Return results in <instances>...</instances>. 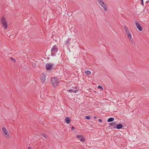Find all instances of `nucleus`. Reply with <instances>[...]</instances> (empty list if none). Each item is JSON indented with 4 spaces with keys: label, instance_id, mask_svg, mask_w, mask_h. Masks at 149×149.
<instances>
[{
    "label": "nucleus",
    "instance_id": "1",
    "mask_svg": "<svg viewBox=\"0 0 149 149\" xmlns=\"http://www.w3.org/2000/svg\"><path fill=\"white\" fill-rule=\"evenodd\" d=\"M124 29L126 33V34L127 35L128 38L130 40V41H131L132 43L133 44L135 45V43L133 41V40L132 38V36L130 33L129 30L127 27L126 26H125L124 27Z\"/></svg>",
    "mask_w": 149,
    "mask_h": 149
},
{
    "label": "nucleus",
    "instance_id": "2",
    "mask_svg": "<svg viewBox=\"0 0 149 149\" xmlns=\"http://www.w3.org/2000/svg\"><path fill=\"white\" fill-rule=\"evenodd\" d=\"M1 21L2 26V27H3L4 29L6 30L8 24L5 18L4 17H2L1 19Z\"/></svg>",
    "mask_w": 149,
    "mask_h": 149
},
{
    "label": "nucleus",
    "instance_id": "3",
    "mask_svg": "<svg viewBox=\"0 0 149 149\" xmlns=\"http://www.w3.org/2000/svg\"><path fill=\"white\" fill-rule=\"evenodd\" d=\"M51 82L53 86L55 87L59 83V80L57 78L53 77L51 79Z\"/></svg>",
    "mask_w": 149,
    "mask_h": 149
},
{
    "label": "nucleus",
    "instance_id": "4",
    "mask_svg": "<svg viewBox=\"0 0 149 149\" xmlns=\"http://www.w3.org/2000/svg\"><path fill=\"white\" fill-rule=\"evenodd\" d=\"M99 3L102 7L104 10L105 11L107 10V7L106 4L102 0H98Z\"/></svg>",
    "mask_w": 149,
    "mask_h": 149
},
{
    "label": "nucleus",
    "instance_id": "5",
    "mask_svg": "<svg viewBox=\"0 0 149 149\" xmlns=\"http://www.w3.org/2000/svg\"><path fill=\"white\" fill-rule=\"evenodd\" d=\"M58 50V49L56 45H54L51 50L52 55V56H55L56 53Z\"/></svg>",
    "mask_w": 149,
    "mask_h": 149
},
{
    "label": "nucleus",
    "instance_id": "6",
    "mask_svg": "<svg viewBox=\"0 0 149 149\" xmlns=\"http://www.w3.org/2000/svg\"><path fill=\"white\" fill-rule=\"evenodd\" d=\"M53 63H47L46 65V67L47 70H51L54 69L53 67Z\"/></svg>",
    "mask_w": 149,
    "mask_h": 149
},
{
    "label": "nucleus",
    "instance_id": "7",
    "mask_svg": "<svg viewBox=\"0 0 149 149\" xmlns=\"http://www.w3.org/2000/svg\"><path fill=\"white\" fill-rule=\"evenodd\" d=\"M2 131L5 136L7 138H8L9 134H8V132L6 129L5 127H3L2 128Z\"/></svg>",
    "mask_w": 149,
    "mask_h": 149
},
{
    "label": "nucleus",
    "instance_id": "8",
    "mask_svg": "<svg viewBox=\"0 0 149 149\" xmlns=\"http://www.w3.org/2000/svg\"><path fill=\"white\" fill-rule=\"evenodd\" d=\"M135 23L137 28L139 31H141L142 30V28L138 22L137 21H136Z\"/></svg>",
    "mask_w": 149,
    "mask_h": 149
},
{
    "label": "nucleus",
    "instance_id": "9",
    "mask_svg": "<svg viewBox=\"0 0 149 149\" xmlns=\"http://www.w3.org/2000/svg\"><path fill=\"white\" fill-rule=\"evenodd\" d=\"M40 79L42 83L43 84H44L46 79L45 74H42L40 76Z\"/></svg>",
    "mask_w": 149,
    "mask_h": 149
},
{
    "label": "nucleus",
    "instance_id": "10",
    "mask_svg": "<svg viewBox=\"0 0 149 149\" xmlns=\"http://www.w3.org/2000/svg\"><path fill=\"white\" fill-rule=\"evenodd\" d=\"M77 137L79 140L81 142H84L85 141V138L82 135H77Z\"/></svg>",
    "mask_w": 149,
    "mask_h": 149
},
{
    "label": "nucleus",
    "instance_id": "11",
    "mask_svg": "<svg viewBox=\"0 0 149 149\" xmlns=\"http://www.w3.org/2000/svg\"><path fill=\"white\" fill-rule=\"evenodd\" d=\"M123 127V125L120 124L117 125L116 126V128L117 129H119L122 128Z\"/></svg>",
    "mask_w": 149,
    "mask_h": 149
},
{
    "label": "nucleus",
    "instance_id": "12",
    "mask_svg": "<svg viewBox=\"0 0 149 149\" xmlns=\"http://www.w3.org/2000/svg\"><path fill=\"white\" fill-rule=\"evenodd\" d=\"M70 119L69 117H66L65 119V121L66 123L68 124L70 122Z\"/></svg>",
    "mask_w": 149,
    "mask_h": 149
},
{
    "label": "nucleus",
    "instance_id": "13",
    "mask_svg": "<svg viewBox=\"0 0 149 149\" xmlns=\"http://www.w3.org/2000/svg\"><path fill=\"white\" fill-rule=\"evenodd\" d=\"M114 120V118L112 117H111L109 118L107 120V122H108L113 121Z\"/></svg>",
    "mask_w": 149,
    "mask_h": 149
},
{
    "label": "nucleus",
    "instance_id": "14",
    "mask_svg": "<svg viewBox=\"0 0 149 149\" xmlns=\"http://www.w3.org/2000/svg\"><path fill=\"white\" fill-rule=\"evenodd\" d=\"M85 72L86 74L88 75H89L91 74V71L88 70H87L85 71Z\"/></svg>",
    "mask_w": 149,
    "mask_h": 149
},
{
    "label": "nucleus",
    "instance_id": "15",
    "mask_svg": "<svg viewBox=\"0 0 149 149\" xmlns=\"http://www.w3.org/2000/svg\"><path fill=\"white\" fill-rule=\"evenodd\" d=\"M85 118L86 119H88V120H89V119H90L91 118H90V117L89 116H85Z\"/></svg>",
    "mask_w": 149,
    "mask_h": 149
},
{
    "label": "nucleus",
    "instance_id": "16",
    "mask_svg": "<svg viewBox=\"0 0 149 149\" xmlns=\"http://www.w3.org/2000/svg\"><path fill=\"white\" fill-rule=\"evenodd\" d=\"M115 124H116V122H112L110 123V125L112 126L113 125Z\"/></svg>",
    "mask_w": 149,
    "mask_h": 149
},
{
    "label": "nucleus",
    "instance_id": "17",
    "mask_svg": "<svg viewBox=\"0 0 149 149\" xmlns=\"http://www.w3.org/2000/svg\"><path fill=\"white\" fill-rule=\"evenodd\" d=\"M10 59L12 60V61L13 62H15V60L13 58L11 57L10 58Z\"/></svg>",
    "mask_w": 149,
    "mask_h": 149
},
{
    "label": "nucleus",
    "instance_id": "18",
    "mask_svg": "<svg viewBox=\"0 0 149 149\" xmlns=\"http://www.w3.org/2000/svg\"><path fill=\"white\" fill-rule=\"evenodd\" d=\"M97 88H101V89H103V88H102V87L100 85L98 86L97 87Z\"/></svg>",
    "mask_w": 149,
    "mask_h": 149
},
{
    "label": "nucleus",
    "instance_id": "19",
    "mask_svg": "<svg viewBox=\"0 0 149 149\" xmlns=\"http://www.w3.org/2000/svg\"><path fill=\"white\" fill-rule=\"evenodd\" d=\"M69 41L68 40L65 41V44L67 45V44H69Z\"/></svg>",
    "mask_w": 149,
    "mask_h": 149
},
{
    "label": "nucleus",
    "instance_id": "20",
    "mask_svg": "<svg viewBox=\"0 0 149 149\" xmlns=\"http://www.w3.org/2000/svg\"><path fill=\"white\" fill-rule=\"evenodd\" d=\"M70 93H72L73 91V90L72 89H70L68 91Z\"/></svg>",
    "mask_w": 149,
    "mask_h": 149
},
{
    "label": "nucleus",
    "instance_id": "21",
    "mask_svg": "<svg viewBox=\"0 0 149 149\" xmlns=\"http://www.w3.org/2000/svg\"><path fill=\"white\" fill-rule=\"evenodd\" d=\"M141 4L143 6L144 5L143 0H141Z\"/></svg>",
    "mask_w": 149,
    "mask_h": 149
},
{
    "label": "nucleus",
    "instance_id": "22",
    "mask_svg": "<svg viewBox=\"0 0 149 149\" xmlns=\"http://www.w3.org/2000/svg\"><path fill=\"white\" fill-rule=\"evenodd\" d=\"M43 136L45 138H47V136L46 135L44 134H42Z\"/></svg>",
    "mask_w": 149,
    "mask_h": 149
},
{
    "label": "nucleus",
    "instance_id": "23",
    "mask_svg": "<svg viewBox=\"0 0 149 149\" xmlns=\"http://www.w3.org/2000/svg\"><path fill=\"white\" fill-rule=\"evenodd\" d=\"M98 120L100 122H102V120L101 119H99Z\"/></svg>",
    "mask_w": 149,
    "mask_h": 149
},
{
    "label": "nucleus",
    "instance_id": "24",
    "mask_svg": "<svg viewBox=\"0 0 149 149\" xmlns=\"http://www.w3.org/2000/svg\"><path fill=\"white\" fill-rule=\"evenodd\" d=\"M74 129V128L73 127H71V130H73Z\"/></svg>",
    "mask_w": 149,
    "mask_h": 149
},
{
    "label": "nucleus",
    "instance_id": "25",
    "mask_svg": "<svg viewBox=\"0 0 149 149\" xmlns=\"http://www.w3.org/2000/svg\"><path fill=\"white\" fill-rule=\"evenodd\" d=\"M28 149H32V148L30 147H29L28 148Z\"/></svg>",
    "mask_w": 149,
    "mask_h": 149
},
{
    "label": "nucleus",
    "instance_id": "26",
    "mask_svg": "<svg viewBox=\"0 0 149 149\" xmlns=\"http://www.w3.org/2000/svg\"><path fill=\"white\" fill-rule=\"evenodd\" d=\"M76 91H75V90H73V92H74V93H76Z\"/></svg>",
    "mask_w": 149,
    "mask_h": 149
},
{
    "label": "nucleus",
    "instance_id": "27",
    "mask_svg": "<svg viewBox=\"0 0 149 149\" xmlns=\"http://www.w3.org/2000/svg\"><path fill=\"white\" fill-rule=\"evenodd\" d=\"M94 118L95 119H96V118H97V117H96V116H95V117H94Z\"/></svg>",
    "mask_w": 149,
    "mask_h": 149
}]
</instances>
